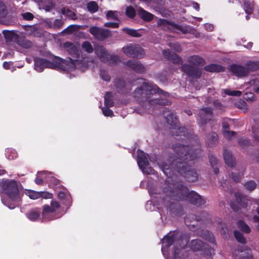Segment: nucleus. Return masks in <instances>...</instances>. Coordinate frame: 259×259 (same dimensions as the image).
<instances>
[{
    "instance_id": "obj_1",
    "label": "nucleus",
    "mask_w": 259,
    "mask_h": 259,
    "mask_svg": "<svg viewBox=\"0 0 259 259\" xmlns=\"http://www.w3.org/2000/svg\"><path fill=\"white\" fill-rule=\"evenodd\" d=\"M174 151L177 154L176 157L173 155L159 164L165 175L170 177L173 170L185 178L189 182H195L198 179V174L196 170L188 165V162L192 161L198 157V153L192 149L189 146H185L179 143L172 145Z\"/></svg>"
},
{
    "instance_id": "obj_2",
    "label": "nucleus",
    "mask_w": 259,
    "mask_h": 259,
    "mask_svg": "<svg viewBox=\"0 0 259 259\" xmlns=\"http://www.w3.org/2000/svg\"><path fill=\"white\" fill-rule=\"evenodd\" d=\"M166 196L163 202L171 214L180 215L183 207L177 201H188L190 203L200 207L206 203L204 199L194 191H189L188 188L180 183L170 184L165 188Z\"/></svg>"
},
{
    "instance_id": "obj_3",
    "label": "nucleus",
    "mask_w": 259,
    "mask_h": 259,
    "mask_svg": "<svg viewBox=\"0 0 259 259\" xmlns=\"http://www.w3.org/2000/svg\"><path fill=\"white\" fill-rule=\"evenodd\" d=\"M164 91L157 85L144 82L134 92V97L144 109H150L156 105H165L167 101L164 99L153 98L154 94H163Z\"/></svg>"
},
{
    "instance_id": "obj_4",
    "label": "nucleus",
    "mask_w": 259,
    "mask_h": 259,
    "mask_svg": "<svg viewBox=\"0 0 259 259\" xmlns=\"http://www.w3.org/2000/svg\"><path fill=\"white\" fill-rule=\"evenodd\" d=\"M163 114L166 122L170 126V133L175 139L178 140H184L188 134L187 129L179 125V121L177 116L173 112L166 109Z\"/></svg>"
},
{
    "instance_id": "obj_5",
    "label": "nucleus",
    "mask_w": 259,
    "mask_h": 259,
    "mask_svg": "<svg viewBox=\"0 0 259 259\" xmlns=\"http://www.w3.org/2000/svg\"><path fill=\"white\" fill-rule=\"evenodd\" d=\"M34 69L41 72L45 68L51 69H59L67 70L68 69L69 62L58 57H55L52 62L46 59L35 58L34 59Z\"/></svg>"
},
{
    "instance_id": "obj_6",
    "label": "nucleus",
    "mask_w": 259,
    "mask_h": 259,
    "mask_svg": "<svg viewBox=\"0 0 259 259\" xmlns=\"http://www.w3.org/2000/svg\"><path fill=\"white\" fill-rule=\"evenodd\" d=\"M19 184L20 183L14 180L3 179L1 182V191L9 199L17 200L21 196Z\"/></svg>"
},
{
    "instance_id": "obj_7",
    "label": "nucleus",
    "mask_w": 259,
    "mask_h": 259,
    "mask_svg": "<svg viewBox=\"0 0 259 259\" xmlns=\"http://www.w3.org/2000/svg\"><path fill=\"white\" fill-rule=\"evenodd\" d=\"M95 53L101 61L111 65H115L120 61L117 56L110 55L106 48L102 45L95 46Z\"/></svg>"
},
{
    "instance_id": "obj_8",
    "label": "nucleus",
    "mask_w": 259,
    "mask_h": 259,
    "mask_svg": "<svg viewBox=\"0 0 259 259\" xmlns=\"http://www.w3.org/2000/svg\"><path fill=\"white\" fill-rule=\"evenodd\" d=\"M89 32L95 39L99 41H104L112 36L110 30L96 26L91 27Z\"/></svg>"
},
{
    "instance_id": "obj_9",
    "label": "nucleus",
    "mask_w": 259,
    "mask_h": 259,
    "mask_svg": "<svg viewBox=\"0 0 259 259\" xmlns=\"http://www.w3.org/2000/svg\"><path fill=\"white\" fill-rule=\"evenodd\" d=\"M123 52L132 58H142L145 55L144 50L139 45L130 44L122 48Z\"/></svg>"
},
{
    "instance_id": "obj_10",
    "label": "nucleus",
    "mask_w": 259,
    "mask_h": 259,
    "mask_svg": "<svg viewBox=\"0 0 259 259\" xmlns=\"http://www.w3.org/2000/svg\"><path fill=\"white\" fill-rule=\"evenodd\" d=\"M60 207V203L56 200H53L51 201L50 206L48 204L44 205L42 212V221H48L53 220V218H50L49 213L55 212Z\"/></svg>"
},
{
    "instance_id": "obj_11",
    "label": "nucleus",
    "mask_w": 259,
    "mask_h": 259,
    "mask_svg": "<svg viewBox=\"0 0 259 259\" xmlns=\"http://www.w3.org/2000/svg\"><path fill=\"white\" fill-rule=\"evenodd\" d=\"M181 70L189 77L194 79L200 78L202 75L201 69L191 66L188 64H183L181 66Z\"/></svg>"
},
{
    "instance_id": "obj_12",
    "label": "nucleus",
    "mask_w": 259,
    "mask_h": 259,
    "mask_svg": "<svg viewBox=\"0 0 259 259\" xmlns=\"http://www.w3.org/2000/svg\"><path fill=\"white\" fill-rule=\"evenodd\" d=\"M191 248L195 251H203L206 253L207 255H211L213 249L209 247L207 244L203 243L199 239H194L191 241L190 243Z\"/></svg>"
},
{
    "instance_id": "obj_13",
    "label": "nucleus",
    "mask_w": 259,
    "mask_h": 259,
    "mask_svg": "<svg viewBox=\"0 0 259 259\" xmlns=\"http://www.w3.org/2000/svg\"><path fill=\"white\" fill-rule=\"evenodd\" d=\"M212 111L210 107H204L201 109L198 113L199 118V124L202 126L204 125L210 120L212 116Z\"/></svg>"
},
{
    "instance_id": "obj_14",
    "label": "nucleus",
    "mask_w": 259,
    "mask_h": 259,
    "mask_svg": "<svg viewBox=\"0 0 259 259\" xmlns=\"http://www.w3.org/2000/svg\"><path fill=\"white\" fill-rule=\"evenodd\" d=\"M157 23V25L159 26H170L174 28L181 31L184 34H186L188 32V28L187 27H183L181 25L176 24L173 21H169L165 19H159Z\"/></svg>"
},
{
    "instance_id": "obj_15",
    "label": "nucleus",
    "mask_w": 259,
    "mask_h": 259,
    "mask_svg": "<svg viewBox=\"0 0 259 259\" xmlns=\"http://www.w3.org/2000/svg\"><path fill=\"white\" fill-rule=\"evenodd\" d=\"M114 85L117 89L118 93L121 95H127L131 91L125 80L121 78H116L114 81Z\"/></svg>"
},
{
    "instance_id": "obj_16",
    "label": "nucleus",
    "mask_w": 259,
    "mask_h": 259,
    "mask_svg": "<svg viewBox=\"0 0 259 259\" xmlns=\"http://www.w3.org/2000/svg\"><path fill=\"white\" fill-rule=\"evenodd\" d=\"M126 64L129 68L138 73H144L146 71L145 67L138 60H130L126 62Z\"/></svg>"
},
{
    "instance_id": "obj_17",
    "label": "nucleus",
    "mask_w": 259,
    "mask_h": 259,
    "mask_svg": "<svg viewBox=\"0 0 259 259\" xmlns=\"http://www.w3.org/2000/svg\"><path fill=\"white\" fill-rule=\"evenodd\" d=\"M64 48L67 50L71 56L76 60L79 58V52L77 48L72 42L67 41L63 45Z\"/></svg>"
},
{
    "instance_id": "obj_18",
    "label": "nucleus",
    "mask_w": 259,
    "mask_h": 259,
    "mask_svg": "<svg viewBox=\"0 0 259 259\" xmlns=\"http://www.w3.org/2000/svg\"><path fill=\"white\" fill-rule=\"evenodd\" d=\"M230 71L236 76L244 77L247 76V71L245 67L238 64H233L230 66Z\"/></svg>"
},
{
    "instance_id": "obj_19",
    "label": "nucleus",
    "mask_w": 259,
    "mask_h": 259,
    "mask_svg": "<svg viewBox=\"0 0 259 259\" xmlns=\"http://www.w3.org/2000/svg\"><path fill=\"white\" fill-rule=\"evenodd\" d=\"M163 55L165 59L171 61L173 63L181 64L183 63L181 57L177 54L171 52L169 49L163 50Z\"/></svg>"
},
{
    "instance_id": "obj_20",
    "label": "nucleus",
    "mask_w": 259,
    "mask_h": 259,
    "mask_svg": "<svg viewBox=\"0 0 259 259\" xmlns=\"http://www.w3.org/2000/svg\"><path fill=\"white\" fill-rule=\"evenodd\" d=\"M137 13L139 16L145 22H150L154 19V15L153 14L141 7H139L138 9Z\"/></svg>"
},
{
    "instance_id": "obj_21",
    "label": "nucleus",
    "mask_w": 259,
    "mask_h": 259,
    "mask_svg": "<svg viewBox=\"0 0 259 259\" xmlns=\"http://www.w3.org/2000/svg\"><path fill=\"white\" fill-rule=\"evenodd\" d=\"M223 155L225 162L228 166L232 167L235 165V160L233 157L232 154L229 150L227 149H224Z\"/></svg>"
},
{
    "instance_id": "obj_22",
    "label": "nucleus",
    "mask_w": 259,
    "mask_h": 259,
    "mask_svg": "<svg viewBox=\"0 0 259 259\" xmlns=\"http://www.w3.org/2000/svg\"><path fill=\"white\" fill-rule=\"evenodd\" d=\"M137 163L140 168H143L146 166H149L150 165L147 157L143 151L138 152Z\"/></svg>"
},
{
    "instance_id": "obj_23",
    "label": "nucleus",
    "mask_w": 259,
    "mask_h": 259,
    "mask_svg": "<svg viewBox=\"0 0 259 259\" xmlns=\"http://www.w3.org/2000/svg\"><path fill=\"white\" fill-rule=\"evenodd\" d=\"M204 69L209 72H221L225 71V67L217 64H210L204 66Z\"/></svg>"
},
{
    "instance_id": "obj_24",
    "label": "nucleus",
    "mask_w": 259,
    "mask_h": 259,
    "mask_svg": "<svg viewBox=\"0 0 259 259\" xmlns=\"http://www.w3.org/2000/svg\"><path fill=\"white\" fill-rule=\"evenodd\" d=\"M245 68L248 75L250 72L256 71L259 69V61H248L245 63Z\"/></svg>"
},
{
    "instance_id": "obj_25",
    "label": "nucleus",
    "mask_w": 259,
    "mask_h": 259,
    "mask_svg": "<svg viewBox=\"0 0 259 259\" xmlns=\"http://www.w3.org/2000/svg\"><path fill=\"white\" fill-rule=\"evenodd\" d=\"M188 62L195 65H203L205 63L204 59L198 56V55H193L189 56L187 59Z\"/></svg>"
},
{
    "instance_id": "obj_26",
    "label": "nucleus",
    "mask_w": 259,
    "mask_h": 259,
    "mask_svg": "<svg viewBox=\"0 0 259 259\" xmlns=\"http://www.w3.org/2000/svg\"><path fill=\"white\" fill-rule=\"evenodd\" d=\"M40 210L39 208H36L30 210L27 213V218L31 221H37L40 216Z\"/></svg>"
},
{
    "instance_id": "obj_27",
    "label": "nucleus",
    "mask_w": 259,
    "mask_h": 259,
    "mask_svg": "<svg viewBox=\"0 0 259 259\" xmlns=\"http://www.w3.org/2000/svg\"><path fill=\"white\" fill-rule=\"evenodd\" d=\"M175 240V234L166 235L162 239L161 243L164 247L168 248L174 244Z\"/></svg>"
},
{
    "instance_id": "obj_28",
    "label": "nucleus",
    "mask_w": 259,
    "mask_h": 259,
    "mask_svg": "<svg viewBox=\"0 0 259 259\" xmlns=\"http://www.w3.org/2000/svg\"><path fill=\"white\" fill-rule=\"evenodd\" d=\"M3 34L5 39L8 41L15 40L16 41L19 35L14 31L5 30L3 31Z\"/></svg>"
},
{
    "instance_id": "obj_29",
    "label": "nucleus",
    "mask_w": 259,
    "mask_h": 259,
    "mask_svg": "<svg viewBox=\"0 0 259 259\" xmlns=\"http://www.w3.org/2000/svg\"><path fill=\"white\" fill-rule=\"evenodd\" d=\"M16 42L19 46L25 49H29L32 46L31 41L26 39L24 37H20L19 35Z\"/></svg>"
},
{
    "instance_id": "obj_30",
    "label": "nucleus",
    "mask_w": 259,
    "mask_h": 259,
    "mask_svg": "<svg viewBox=\"0 0 259 259\" xmlns=\"http://www.w3.org/2000/svg\"><path fill=\"white\" fill-rule=\"evenodd\" d=\"M200 236L210 243H214L215 242L213 234L208 230H202Z\"/></svg>"
},
{
    "instance_id": "obj_31",
    "label": "nucleus",
    "mask_w": 259,
    "mask_h": 259,
    "mask_svg": "<svg viewBox=\"0 0 259 259\" xmlns=\"http://www.w3.org/2000/svg\"><path fill=\"white\" fill-rule=\"evenodd\" d=\"M237 202L243 208H246L248 206V200L241 193L237 192L235 194Z\"/></svg>"
},
{
    "instance_id": "obj_32",
    "label": "nucleus",
    "mask_w": 259,
    "mask_h": 259,
    "mask_svg": "<svg viewBox=\"0 0 259 259\" xmlns=\"http://www.w3.org/2000/svg\"><path fill=\"white\" fill-rule=\"evenodd\" d=\"M191 220H193L194 222H196L197 223L198 222H200L202 220V219L199 216H197L196 215L192 214L187 215L185 218V224L188 226H192L193 227H195V224H191V223L192 222Z\"/></svg>"
},
{
    "instance_id": "obj_33",
    "label": "nucleus",
    "mask_w": 259,
    "mask_h": 259,
    "mask_svg": "<svg viewBox=\"0 0 259 259\" xmlns=\"http://www.w3.org/2000/svg\"><path fill=\"white\" fill-rule=\"evenodd\" d=\"M39 2L46 11L49 12L55 7L52 0H40Z\"/></svg>"
},
{
    "instance_id": "obj_34",
    "label": "nucleus",
    "mask_w": 259,
    "mask_h": 259,
    "mask_svg": "<svg viewBox=\"0 0 259 259\" xmlns=\"http://www.w3.org/2000/svg\"><path fill=\"white\" fill-rule=\"evenodd\" d=\"M105 106L113 107L114 102L112 99V93L110 92H106L104 96Z\"/></svg>"
},
{
    "instance_id": "obj_35",
    "label": "nucleus",
    "mask_w": 259,
    "mask_h": 259,
    "mask_svg": "<svg viewBox=\"0 0 259 259\" xmlns=\"http://www.w3.org/2000/svg\"><path fill=\"white\" fill-rule=\"evenodd\" d=\"M122 30L127 34L132 37H140L142 36V34L139 33L137 30L133 28L124 27L122 28Z\"/></svg>"
},
{
    "instance_id": "obj_36",
    "label": "nucleus",
    "mask_w": 259,
    "mask_h": 259,
    "mask_svg": "<svg viewBox=\"0 0 259 259\" xmlns=\"http://www.w3.org/2000/svg\"><path fill=\"white\" fill-rule=\"evenodd\" d=\"M87 8L88 10L91 13H95L99 10V6L95 1H91L87 4Z\"/></svg>"
},
{
    "instance_id": "obj_37",
    "label": "nucleus",
    "mask_w": 259,
    "mask_h": 259,
    "mask_svg": "<svg viewBox=\"0 0 259 259\" xmlns=\"http://www.w3.org/2000/svg\"><path fill=\"white\" fill-rule=\"evenodd\" d=\"M61 13L63 15H66L72 20H75L76 19L75 13L68 8H63L61 9Z\"/></svg>"
},
{
    "instance_id": "obj_38",
    "label": "nucleus",
    "mask_w": 259,
    "mask_h": 259,
    "mask_svg": "<svg viewBox=\"0 0 259 259\" xmlns=\"http://www.w3.org/2000/svg\"><path fill=\"white\" fill-rule=\"evenodd\" d=\"M238 225L239 228L241 229L242 231L243 232L249 234L250 231L251 229L248 226V225L245 223L243 221L240 220L238 222Z\"/></svg>"
},
{
    "instance_id": "obj_39",
    "label": "nucleus",
    "mask_w": 259,
    "mask_h": 259,
    "mask_svg": "<svg viewBox=\"0 0 259 259\" xmlns=\"http://www.w3.org/2000/svg\"><path fill=\"white\" fill-rule=\"evenodd\" d=\"M234 235L235 238L237 240L238 242L242 243V244H246V240L245 238L244 237L242 233H241L240 231L238 230H235L234 231Z\"/></svg>"
},
{
    "instance_id": "obj_40",
    "label": "nucleus",
    "mask_w": 259,
    "mask_h": 259,
    "mask_svg": "<svg viewBox=\"0 0 259 259\" xmlns=\"http://www.w3.org/2000/svg\"><path fill=\"white\" fill-rule=\"evenodd\" d=\"M244 169H242L241 171L239 172H231V176L232 179L235 182L238 183L240 181L242 177L244 175Z\"/></svg>"
},
{
    "instance_id": "obj_41",
    "label": "nucleus",
    "mask_w": 259,
    "mask_h": 259,
    "mask_svg": "<svg viewBox=\"0 0 259 259\" xmlns=\"http://www.w3.org/2000/svg\"><path fill=\"white\" fill-rule=\"evenodd\" d=\"M218 136L217 134L215 133H212L207 142L208 146L212 147L215 146L218 143Z\"/></svg>"
},
{
    "instance_id": "obj_42",
    "label": "nucleus",
    "mask_w": 259,
    "mask_h": 259,
    "mask_svg": "<svg viewBox=\"0 0 259 259\" xmlns=\"http://www.w3.org/2000/svg\"><path fill=\"white\" fill-rule=\"evenodd\" d=\"M118 12L116 11H108L106 14L107 19H112L114 20H119L118 17Z\"/></svg>"
},
{
    "instance_id": "obj_43",
    "label": "nucleus",
    "mask_w": 259,
    "mask_h": 259,
    "mask_svg": "<svg viewBox=\"0 0 259 259\" xmlns=\"http://www.w3.org/2000/svg\"><path fill=\"white\" fill-rule=\"evenodd\" d=\"M125 15L130 18H134L136 15L135 9L131 6L127 7L125 9Z\"/></svg>"
},
{
    "instance_id": "obj_44",
    "label": "nucleus",
    "mask_w": 259,
    "mask_h": 259,
    "mask_svg": "<svg viewBox=\"0 0 259 259\" xmlns=\"http://www.w3.org/2000/svg\"><path fill=\"white\" fill-rule=\"evenodd\" d=\"M25 194L31 199L35 200L40 198L39 192L31 190H26Z\"/></svg>"
},
{
    "instance_id": "obj_45",
    "label": "nucleus",
    "mask_w": 259,
    "mask_h": 259,
    "mask_svg": "<svg viewBox=\"0 0 259 259\" xmlns=\"http://www.w3.org/2000/svg\"><path fill=\"white\" fill-rule=\"evenodd\" d=\"M78 28V26L76 25H70L68 26L66 28L64 29L62 33L70 34L75 31Z\"/></svg>"
},
{
    "instance_id": "obj_46",
    "label": "nucleus",
    "mask_w": 259,
    "mask_h": 259,
    "mask_svg": "<svg viewBox=\"0 0 259 259\" xmlns=\"http://www.w3.org/2000/svg\"><path fill=\"white\" fill-rule=\"evenodd\" d=\"M7 13L6 6L3 2L0 1V19L6 17Z\"/></svg>"
},
{
    "instance_id": "obj_47",
    "label": "nucleus",
    "mask_w": 259,
    "mask_h": 259,
    "mask_svg": "<svg viewBox=\"0 0 259 259\" xmlns=\"http://www.w3.org/2000/svg\"><path fill=\"white\" fill-rule=\"evenodd\" d=\"M256 183L252 180L247 181L244 184L246 189L249 191L254 190L256 187Z\"/></svg>"
},
{
    "instance_id": "obj_48",
    "label": "nucleus",
    "mask_w": 259,
    "mask_h": 259,
    "mask_svg": "<svg viewBox=\"0 0 259 259\" xmlns=\"http://www.w3.org/2000/svg\"><path fill=\"white\" fill-rule=\"evenodd\" d=\"M82 48L88 53H92L94 51L93 46L88 41H85L82 43Z\"/></svg>"
},
{
    "instance_id": "obj_49",
    "label": "nucleus",
    "mask_w": 259,
    "mask_h": 259,
    "mask_svg": "<svg viewBox=\"0 0 259 259\" xmlns=\"http://www.w3.org/2000/svg\"><path fill=\"white\" fill-rule=\"evenodd\" d=\"M239 145L243 148H246L250 145V141L246 138H241L238 139Z\"/></svg>"
},
{
    "instance_id": "obj_50",
    "label": "nucleus",
    "mask_w": 259,
    "mask_h": 259,
    "mask_svg": "<svg viewBox=\"0 0 259 259\" xmlns=\"http://www.w3.org/2000/svg\"><path fill=\"white\" fill-rule=\"evenodd\" d=\"M110 107L105 106L102 109L103 114L105 116L112 117L113 116V112L109 108Z\"/></svg>"
},
{
    "instance_id": "obj_51",
    "label": "nucleus",
    "mask_w": 259,
    "mask_h": 259,
    "mask_svg": "<svg viewBox=\"0 0 259 259\" xmlns=\"http://www.w3.org/2000/svg\"><path fill=\"white\" fill-rule=\"evenodd\" d=\"M209 162L210 164L212 167H213L214 166H217L218 164L219 161L212 154H210L208 155Z\"/></svg>"
},
{
    "instance_id": "obj_52",
    "label": "nucleus",
    "mask_w": 259,
    "mask_h": 259,
    "mask_svg": "<svg viewBox=\"0 0 259 259\" xmlns=\"http://www.w3.org/2000/svg\"><path fill=\"white\" fill-rule=\"evenodd\" d=\"M100 75L101 77L105 81H109L110 80V76L105 70H101Z\"/></svg>"
},
{
    "instance_id": "obj_53",
    "label": "nucleus",
    "mask_w": 259,
    "mask_h": 259,
    "mask_svg": "<svg viewBox=\"0 0 259 259\" xmlns=\"http://www.w3.org/2000/svg\"><path fill=\"white\" fill-rule=\"evenodd\" d=\"M39 193L40 194V198L41 197L44 199H52L53 197V194L48 192L40 191L39 192Z\"/></svg>"
},
{
    "instance_id": "obj_54",
    "label": "nucleus",
    "mask_w": 259,
    "mask_h": 259,
    "mask_svg": "<svg viewBox=\"0 0 259 259\" xmlns=\"http://www.w3.org/2000/svg\"><path fill=\"white\" fill-rule=\"evenodd\" d=\"M104 26L112 28H117L119 26V23L114 22H107L104 23Z\"/></svg>"
},
{
    "instance_id": "obj_55",
    "label": "nucleus",
    "mask_w": 259,
    "mask_h": 259,
    "mask_svg": "<svg viewBox=\"0 0 259 259\" xmlns=\"http://www.w3.org/2000/svg\"><path fill=\"white\" fill-rule=\"evenodd\" d=\"M140 169L142 170V171L144 173H145L147 175L153 174L154 172V169L152 167L149 166V165L146 166L143 168H140Z\"/></svg>"
},
{
    "instance_id": "obj_56",
    "label": "nucleus",
    "mask_w": 259,
    "mask_h": 259,
    "mask_svg": "<svg viewBox=\"0 0 259 259\" xmlns=\"http://www.w3.org/2000/svg\"><path fill=\"white\" fill-rule=\"evenodd\" d=\"M22 18L26 20L31 21L34 18V15L30 12L22 14Z\"/></svg>"
},
{
    "instance_id": "obj_57",
    "label": "nucleus",
    "mask_w": 259,
    "mask_h": 259,
    "mask_svg": "<svg viewBox=\"0 0 259 259\" xmlns=\"http://www.w3.org/2000/svg\"><path fill=\"white\" fill-rule=\"evenodd\" d=\"M223 134L224 136L225 137L228 138L229 139H230L232 137L236 135V133L235 132L230 131L228 130L224 131Z\"/></svg>"
},
{
    "instance_id": "obj_58",
    "label": "nucleus",
    "mask_w": 259,
    "mask_h": 259,
    "mask_svg": "<svg viewBox=\"0 0 259 259\" xmlns=\"http://www.w3.org/2000/svg\"><path fill=\"white\" fill-rule=\"evenodd\" d=\"M253 97H254V94L253 93H251V92H250V93H246L244 95V98L246 100L251 101L253 99Z\"/></svg>"
},
{
    "instance_id": "obj_59",
    "label": "nucleus",
    "mask_w": 259,
    "mask_h": 259,
    "mask_svg": "<svg viewBox=\"0 0 259 259\" xmlns=\"http://www.w3.org/2000/svg\"><path fill=\"white\" fill-rule=\"evenodd\" d=\"M165 0H151V3L163 6L165 4Z\"/></svg>"
},
{
    "instance_id": "obj_60",
    "label": "nucleus",
    "mask_w": 259,
    "mask_h": 259,
    "mask_svg": "<svg viewBox=\"0 0 259 259\" xmlns=\"http://www.w3.org/2000/svg\"><path fill=\"white\" fill-rule=\"evenodd\" d=\"M253 137L256 141L259 144V132L256 131L254 128H252Z\"/></svg>"
},
{
    "instance_id": "obj_61",
    "label": "nucleus",
    "mask_w": 259,
    "mask_h": 259,
    "mask_svg": "<svg viewBox=\"0 0 259 259\" xmlns=\"http://www.w3.org/2000/svg\"><path fill=\"white\" fill-rule=\"evenodd\" d=\"M172 48L175 51L177 52H181L182 50L181 46L178 43L174 44Z\"/></svg>"
},
{
    "instance_id": "obj_62",
    "label": "nucleus",
    "mask_w": 259,
    "mask_h": 259,
    "mask_svg": "<svg viewBox=\"0 0 259 259\" xmlns=\"http://www.w3.org/2000/svg\"><path fill=\"white\" fill-rule=\"evenodd\" d=\"M54 24L56 27H60L63 24V22L61 20L57 19L54 21Z\"/></svg>"
},
{
    "instance_id": "obj_63",
    "label": "nucleus",
    "mask_w": 259,
    "mask_h": 259,
    "mask_svg": "<svg viewBox=\"0 0 259 259\" xmlns=\"http://www.w3.org/2000/svg\"><path fill=\"white\" fill-rule=\"evenodd\" d=\"M240 259H253V257L250 253L247 252L246 255H243V254H242Z\"/></svg>"
},
{
    "instance_id": "obj_64",
    "label": "nucleus",
    "mask_w": 259,
    "mask_h": 259,
    "mask_svg": "<svg viewBox=\"0 0 259 259\" xmlns=\"http://www.w3.org/2000/svg\"><path fill=\"white\" fill-rule=\"evenodd\" d=\"M231 208L233 209V210L237 212H239L240 209V207L238 205H236V204L233 203H231Z\"/></svg>"
}]
</instances>
